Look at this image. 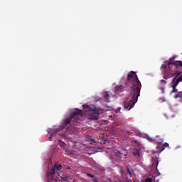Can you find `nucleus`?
Returning <instances> with one entry per match:
<instances>
[{
	"label": "nucleus",
	"mask_w": 182,
	"mask_h": 182,
	"mask_svg": "<svg viewBox=\"0 0 182 182\" xmlns=\"http://www.w3.org/2000/svg\"><path fill=\"white\" fill-rule=\"evenodd\" d=\"M126 89L129 90V95L124 102V107L130 110L137 103L139 96H140V90H141V82L139 80V77H137L136 72H130L127 76V83L124 85H116L115 95L124 92Z\"/></svg>",
	"instance_id": "nucleus-1"
},
{
	"label": "nucleus",
	"mask_w": 182,
	"mask_h": 182,
	"mask_svg": "<svg viewBox=\"0 0 182 182\" xmlns=\"http://www.w3.org/2000/svg\"><path fill=\"white\" fill-rule=\"evenodd\" d=\"M62 165L55 164L52 168L47 171V178L48 182H69L68 175L59 173L62 170Z\"/></svg>",
	"instance_id": "nucleus-2"
},
{
	"label": "nucleus",
	"mask_w": 182,
	"mask_h": 182,
	"mask_svg": "<svg viewBox=\"0 0 182 182\" xmlns=\"http://www.w3.org/2000/svg\"><path fill=\"white\" fill-rule=\"evenodd\" d=\"M83 107L88 112L87 114L88 120H98L99 115L100 114V109H96L95 107L92 108L86 105H84Z\"/></svg>",
	"instance_id": "nucleus-3"
},
{
	"label": "nucleus",
	"mask_w": 182,
	"mask_h": 182,
	"mask_svg": "<svg viewBox=\"0 0 182 182\" xmlns=\"http://www.w3.org/2000/svg\"><path fill=\"white\" fill-rule=\"evenodd\" d=\"M174 58H171L168 63V69L170 72H174V70H181L182 72V61H173Z\"/></svg>",
	"instance_id": "nucleus-4"
},
{
	"label": "nucleus",
	"mask_w": 182,
	"mask_h": 182,
	"mask_svg": "<svg viewBox=\"0 0 182 182\" xmlns=\"http://www.w3.org/2000/svg\"><path fill=\"white\" fill-rule=\"evenodd\" d=\"M169 72H170L169 75H167V77L164 76V79H166V80H167V79L173 77L172 80V83H174V82H176V80H177V77H178L182 73L181 70H174L173 72H171V71H169Z\"/></svg>",
	"instance_id": "nucleus-5"
},
{
	"label": "nucleus",
	"mask_w": 182,
	"mask_h": 182,
	"mask_svg": "<svg viewBox=\"0 0 182 182\" xmlns=\"http://www.w3.org/2000/svg\"><path fill=\"white\" fill-rule=\"evenodd\" d=\"M170 63V61H166L164 64H163L161 65V68L163 69L164 72V76H166V77H167V76H168L170 75V69H168V63ZM168 69V70H167Z\"/></svg>",
	"instance_id": "nucleus-6"
},
{
	"label": "nucleus",
	"mask_w": 182,
	"mask_h": 182,
	"mask_svg": "<svg viewBox=\"0 0 182 182\" xmlns=\"http://www.w3.org/2000/svg\"><path fill=\"white\" fill-rule=\"evenodd\" d=\"M83 112L79 109H74V112L72 113L70 115L71 119H77L79 116H82Z\"/></svg>",
	"instance_id": "nucleus-7"
},
{
	"label": "nucleus",
	"mask_w": 182,
	"mask_h": 182,
	"mask_svg": "<svg viewBox=\"0 0 182 182\" xmlns=\"http://www.w3.org/2000/svg\"><path fill=\"white\" fill-rule=\"evenodd\" d=\"M170 145L168 144V143L165 142L162 144V146L158 145L156 146V150L158 151V153H162V151H164V150H166V149L169 148Z\"/></svg>",
	"instance_id": "nucleus-8"
},
{
	"label": "nucleus",
	"mask_w": 182,
	"mask_h": 182,
	"mask_svg": "<svg viewBox=\"0 0 182 182\" xmlns=\"http://www.w3.org/2000/svg\"><path fill=\"white\" fill-rule=\"evenodd\" d=\"M148 140H151L152 143H158V144H161L164 141L162 138H160V136H156L154 138L148 137Z\"/></svg>",
	"instance_id": "nucleus-9"
},
{
	"label": "nucleus",
	"mask_w": 182,
	"mask_h": 182,
	"mask_svg": "<svg viewBox=\"0 0 182 182\" xmlns=\"http://www.w3.org/2000/svg\"><path fill=\"white\" fill-rule=\"evenodd\" d=\"M172 93H178V90H177V86L178 85V83L177 81H174V82H172Z\"/></svg>",
	"instance_id": "nucleus-10"
},
{
	"label": "nucleus",
	"mask_w": 182,
	"mask_h": 182,
	"mask_svg": "<svg viewBox=\"0 0 182 182\" xmlns=\"http://www.w3.org/2000/svg\"><path fill=\"white\" fill-rule=\"evenodd\" d=\"M115 156L118 157L119 159H122V157L126 156V154L121 151H115Z\"/></svg>",
	"instance_id": "nucleus-11"
},
{
	"label": "nucleus",
	"mask_w": 182,
	"mask_h": 182,
	"mask_svg": "<svg viewBox=\"0 0 182 182\" xmlns=\"http://www.w3.org/2000/svg\"><path fill=\"white\" fill-rule=\"evenodd\" d=\"M72 120H73V119H71V117H70V118H67L66 119L64 120L63 123V126L64 127H66V126H68V124H70Z\"/></svg>",
	"instance_id": "nucleus-12"
},
{
	"label": "nucleus",
	"mask_w": 182,
	"mask_h": 182,
	"mask_svg": "<svg viewBox=\"0 0 182 182\" xmlns=\"http://www.w3.org/2000/svg\"><path fill=\"white\" fill-rule=\"evenodd\" d=\"M109 92H105L103 93V97L105 100V102H107V103H110V100H109Z\"/></svg>",
	"instance_id": "nucleus-13"
},
{
	"label": "nucleus",
	"mask_w": 182,
	"mask_h": 182,
	"mask_svg": "<svg viewBox=\"0 0 182 182\" xmlns=\"http://www.w3.org/2000/svg\"><path fill=\"white\" fill-rule=\"evenodd\" d=\"M154 164L156 165V170H155V171H156V175L159 176H160V171H159V168H157V167H159V160H157V159H155V161H154Z\"/></svg>",
	"instance_id": "nucleus-14"
},
{
	"label": "nucleus",
	"mask_w": 182,
	"mask_h": 182,
	"mask_svg": "<svg viewBox=\"0 0 182 182\" xmlns=\"http://www.w3.org/2000/svg\"><path fill=\"white\" fill-rule=\"evenodd\" d=\"M132 154L135 157H140V149H135L133 152Z\"/></svg>",
	"instance_id": "nucleus-15"
},
{
	"label": "nucleus",
	"mask_w": 182,
	"mask_h": 182,
	"mask_svg": "<svg viewBox=\"0 0 182 182\" xmlns=\"http://www.w3.org/2000/svg\"><path fill=\"white\" fill-rule=\"evenodd\" d=\"M182 99V91L178 92L175 96H174V99Z\"/></svg>",
	"instance_id": "nucleus-16"
},
{
	"label": "nucleus",
	"mask_w": 182,
	"mask_h": 182,
	"mask_svg": "<svg viewBox=\"0 0 182 182\" xmlns=\"http://www.w3.org/2000/svg\"><path fill=\"white\" fill-rule=\"evenodd\" d=\"M65 154H67V156H69L70 154H73V153L72 152V151L66 149L65 150Z\"/></svg>",
	"instance_id": "nucleus-17"
},
{
	"label": "nucleus",
	"mask_w": 182,
	"mask_h": 182,
	"mask_svg": "<svg viewBox=\"0 0 182 182\" xmlns=\"http://www.w3.org/2000/svg\"><path fill=\"white\" fill-rule=\"evenodd\" d=\"M176 82H177L178 83H180V82H182V75L177 78Z\"/></svg>",
	"instance_id": "nucleus-18"
},
{
	"label": "nucleus",
	"mask_w": 182,
	"mask_h": 182,
	"mask_svg": "<svg viewBox=\"0 0 182 182\" xmlns=\"http://www.w3.org/2000/svg\"><path fill=\"white\" fill-rule=\"evenodd\" d=\"M56 133H58V131H55L54 132H53L51 135L49 136V139H52V137L54 136L56 134Z\"/></svg>",
	"instance_id": "nucleus-19"
},
{
	"label": "nucleus",
	"mask_w": 182,
	"mask_h": 182,
	"mask_svg": "<svg viewBox=\"0 0 182 182\" xmlns=\"http://www.w3.org/2000/svg\"><path fill=\"white\" fill-rule=\"evenodd\" d=\"M60 142V146H61V147H65V146H66V144H65V142L59 141Z\"/></svg>",
	"instance_id": "nucleus-20"
},
{
	"label": "nucleus",
	"mask_w": 182,
	"mask_h": 182,
	"mask_svg": "<svg viewBox=\"0 0 182 182\" xmlns=\"http://www.w3.org/2000/svg\"><path fill=\"white\" fill-rule=\"evenodd\" d=\"M145 182H153V179L151 178H147L145 179Z\"/></svg>",
	"instance_id": "nucleus-21"
},
{
	"label": "nucleus",
	"mask_w": 182,
	"mask_h": 182,
	"mask_svg": "<svg viewBox=\"0 0 182 182\" xmlns=\"http://www.w3.org/2000/svg\"><path fill=\"white\" fill-rule=\"evenodd\" d=\"M87 177H90V178H93L95 177V176H93V174L91 173H87Z\"/></svg>",
	"instance_id": "nucleus-22"
},
{
	"label": "nucleus",
	"mask_w": 182,
	"mask_h": 182,
	"mask_svg": "<svg viewBox=\"0 0 182 182\" xmlns=\"http://www.w3.org/2000/svg\"><path fill=\"white\" fill-rule=\"evenodd\" d=\"M86 139L87 140H90L92 141V136H90V135H87L86 136Z\"/></svg>",
	"instance_id": "nucleus-23"
},
{
	"label": "nucleus",
	"mask_w": 182,
	"mask_h": 182,
	"mask_svg": "<svg viewBox=\"0 0 182 182\" xmlns=\"http://www.w3.org/2000/svg\"><path fill=\"white\" fill-rule=\"evenodd\" d=\"M161 85H166V80H161Z\"/></svg>",
	"instance_id": "nucleus-24"
},
{
	"label": "nucleus",
	"mask_w": 182,
	"mask_h": 182,
	"mask_svg": "<svg viewBox=\"0 0 182 182\" xmlns=\"http://www.w3.org/2000/svg\"><path fill=\"white\" fill-rule=\"evenodd\" d=\"M121 107H119L117 110H116V113H120V110H121Z\"/></svg>",
	"instance_id": "nucleus-25"
},
{
	"label": "nucleus",
	"mask_w": 182,
	"mask_h": 182,
	"mask_svg": "<svg viewBox=\"0 0 182 182\" xmlns=\"http://www.w3.org/2000/svg\"><path fill=\"white\" fill-rule=\"evenodd\" d=\"M94 182H99L97 179H94Z\"/></svg>",
	"instance_id": "nucleus-26"
},
{
	"label": "nucleus",
	"mask_w": 182,
	"mask_h": 182,
	"mask_svg": "<svg viewBox=\"0 0 182 182\" xmlns=\"http://www.w3.org/2000/svg\"><path fill=\"white\" fill-rule=\"evenodd\" d=\"M50 133H52V131H50Z\"/></svg>",
	"instance_id": "nucleus-27"
}]
</instances>
